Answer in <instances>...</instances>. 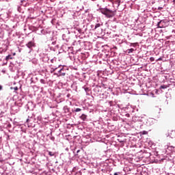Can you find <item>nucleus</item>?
Listing matches in <instances>:
<instances>
[{
	"mask_svg": "<svg viewBox=\"0 0 175 175\" xmlns=\"http://www.w3.org/2000/svg\"><path fill=\"white\" fill-rule=\"evenodd\" d=\"M98 11L100 13H102V14H104L107 18H113L114 16H116V11H113L111 10H109L107 8H100L98 9Z\"/></svg>",
	"mask_w": 175,
	"mask_h": 175,
	"instance_id": "obj_1",
	"label": "nucleus"
},
{
	"mask_svg": "<svg viewBox=\"0 0 175 175\" xmlns=\"http://www.w3.org/2000/svg\"><path fill=\"white\" fill-rule=\"evenodd\" d=\"M28 49H32V47H35V42L30 41L26 44Z\"/></svg>",
	"mask_w": 175,
	"mask_h": 175,
	"instance_id": "obj_2",
	"label": "nucleus"
},
{
	"mask_svg": "<svg viewBox=\"0 0 175 175\" xmlns=\"http://www.w3.org/2000/svg\"><path fill=\"white\" fill-rule=\"evenodd\" d=\"M64 70V68L61 69L59 71V73H60L58 77L59 76H65L66 74L65 72H62V71Z\"/></svg>",
	"mask_w": 175,
	"mask_h": 175,
	"instance_id": "obj_3",
	"label": "nucleus"
},
{
	"mask_svg": "<svg viewBox=\"0 0 175 175\" xmlns=\"http://www.w3.org/2000/svg\"><path fill=\"white\" fill-rule=\"evenodd\" d=\"M83 120V121H85L87 120V115L85 114H82L81 116L80 117Z\"/></svg>",
	"mask_w": 175,
	"mask_h": 175,
	"instance_id": "obj_4",
	"label": "nucleus"
},
{
	"mask_svg": "<svg viewBox=\"0 0 175 175\" xmlns=\"http://www.w3.org/2000/svg\"><path fill=\"white\" fill-rule=\"evenodd\" d=\"M100 25H103V23H102L101 24L100 23L96 24L94 29H96V28H99V27H100Z\"/></svg>",
	"mask_w": 175,
	"mask_h": 175,
	"instance_id": "obj_5",
	"label": "nucleus"
},
{
	"mask_svg": "<svg viewBox=\"0 0 175 175\" xmlns=\"http://www.w3.org/2000/svg\"><path fill=\"white\" fill-rule=\"evenodd\" d=\"M165 88H167V85H161V87H160V89L161 90H165Z\"/></svg>",
	"mask_w": 175,
	"mask_h": 175,
	"instance_id": "obj_6",
	"label": "nucleus"
},
{
	"mask_svg": "<svg viewBox=\"0 0 175 175\" xmlns=\"http://www.w3.org/2000/svg\"><path fill=\"white\" fill-rule=\"evenodd\" d=\"M48 152H49V155L50 157H54V155H55V153H54V152H53L49 151Z\"/></svg>",
	"mask_w": 175,
	"mask_h": 175,
	"instance_id": "obj_7",
	"label": "nucleus"
},
{
	"mask_svg": "<svg viewBox=\"0 0 175 175\" xmlns=\"http://www.w3.org/2000/svg\"><path fill=\"white\" fill-rule=\"evenodd\" d=\"M133 51H135V49H130L128 50L129 54H131V53H133Z\"/></svg>",
	"mask_w": 175,
	"mask_h": 175,
	"instance_id": "obj_8",
	"label": "nucleus"
},
{
	"mask_svg": "<svg viewBox=\"0 0 175 175\" xmlns=\"http://www.w3.org/2000/svg\"><path fill=\"white\" fill-rule=\"evenodd\" d=\"M5 59L6 61H9V59H12V57H10V55L6 56Z\"/></svg>",
	"mask_w": 175,
	"mask_h": 175,
	"instance_id": "obj_9",
	"label": "nucleus"
},
{
	"mask_svg": "<svg viewBox=\"0 0 175 175\" xmlns=\"http://www.w3.org/2000/svg\"><path fill=\"white\" fill-rule=\"evenodd\" d=\"M131 46H133V47H136V46H137V42H136V43H131Z\"/></svg>",
	"mask_w": 175,
	"mask_h": 175,
	"instance_id": "obj_10",
	"label": "nucleus"
},
{
	"mask_svg": "<svg viewBox=\"0 0 175 175\" xmlns=\"http://www.w3.org/2000/svg\"><path fill=\"white\" fill-rule=\"evenodd\" d=\"M161 24H162V21L158 23V27H159V28H162V26H161Z\"/></svg>",
	"mask_w": 175,
	"mask_h": 175,
	"instance_id": "obj_11",
	"label": "nucleus"
},
{
	"mask_svg": "<svg viewBox=\"0 0 175 175\" xmlns=\"http://www.w3.org/2000/svg\"><path fill=\"white\" fill-rule=\"evenodd\" d=\"M116 2L118 3V6H120V3H121V0H116Z\"/></svg>",
	"mask_w": 175,
	"mask_h": 175,
	"instance_id": "obj_12",
	"label": "nucleus"
},
{
	"mask_svg": "<svg viewBox=\"0 0 175 175\" xmlns=\"http://www.w3.org/2000/svg\"><path fill=\"white\" fill-rule=\"evenodd\" d=\"M75 111H76V113H77V112H79V111H81V109H80V108H77V109H75Z\"/></svg>",
	"mask_w": 175,
	"mask_h": 175,
	"instance_id": "obj_13",
	"label": "nucleus"
},
{
	"mask_svg": "<svg viewBox=\"0 0 175 175\" xmlns=\"http://www.w3.org/2000/svg\"><path fill=\"white\" fill-rule=\"evenodd\" d=\"M150 61H151V62H152L155 61V59L154 57H151L150 58Z\"/></svg>",
	"mask_w": 175,
	"mask_h": 175,
	"instance_id": "obj_14",
	"label": "nucleus"
},
{
	"mask_svg": "<svg viewBox=\"0 0 175 175\" xmlns=\"http://www.w3.org/2000/svg\"><path fill=\"white\" fill-rule=\"evenodd\" d=\"M147 133H148V132L146 131H144L142 132V135H147Z\"/></svg>",
	"mask_w": 175,
	"mask_h": 175,
	"instance_id": "obj_15",
	"label": "nucleus"
},
{
	"mask_svg": "<svg viewBox=\"0 0 175 175\" xmlns=\"http://www.w3.org/2000/svg\"><path fill=\"white\" fill-rule=\"evenodd\" d=\"M14 91H17V90H18V88L15 87V88H14Z\"/></svg>",
	"mask_w": 175,
	"mask_h": 175,
	"instance_id": "obj_16",
	"label": "nucleus"
},
{
	"mask_svg": "<svg viewBox=\"0 0 175 175\" xmlns=\"http://www.w3.org/2000/svg\"><path fill=\"white\" fill-rule=\"evenodd\" d=\"M85 91L87 92V91H88V88H85Z\"/></svg>",
	"mask_w": 175,
	"mask_h": 175,
	"instance_id": "obj_17",
	"label": "nucleus"
},
{
	"mask_svg": "<svg viewBox=\"0 0 175 175\" xmlns=\"http://www.w3.org/2000/svg\"><path fill=\"white\" fill-rule=\"evenodd\" d=\"M70 94H68L67 95V98H70Z\"/></svg>",
	"mask_w": 175,
	"mask_h": 175,
	"instance_id": "obj_18",
	"label": "nucleus"
},
{
	"mask_svg": "<svg viewBox=\"0 0 175 175\" xmlns=\"http://www.w3.org/2000/svg\"><path fill=\"white\" fill-rule=\"evenodd\" d=\"M158 61H162V58H159Z\"/></svg>",
	"mask_w": 175,
	"mask_h": 175,
	"instance_id": "obj_19",
	"label": "nucleus"
},
{
	"mask_svg": "<svg viewBox=\"0 0 175 175\" xmlns=\"http://www.w3.org/2000/svg\"><path fill=\"white\" fill-rule=\"evenodd\" d=\"M114 175H118V174L117 172L114 173Z\"/></svg>",
	"mask_w": 175,
	"mask_h": 175,
	"instance_id": "obj_20",
	"label": "nucleus"
},
{
	"mask_svg": "<svg viewBox=\"0 0 175 175\" xmlns=\"http://www.w3.org/2000/svg\"><path fill=\"white\" fill-rule=\"evenodd\" d=\"M1 90H2V86L0 85V91H1Z\"/></svg>",
	"mask_w": 175,
	"mask_h": 175,
	"instance_id": "obj_21",
	"label": "nucleus"
},
{
	"mask_svg": "<svg viewBox=\"0 0 175 175\" xmlns=\"http://www.w3.org/2000/svg\"><path fill=\"white\" fill-rule=\"evenodd\" d=\"M77 153L80 152V150H77Z\"/></svg>",
	"mask_w": 175,
	"mask_h": 175,
	"instance_id": "obj_22",
	"label": "nucleus"
},
{
	"mask_svg": "<svg viewBox=\"0 0 175 175\" xmlns=\"http://www.w3.org/2000/svg\"><path fill=\"white\" fill-rule=\"evenodd\" d=\"M161 9H162V8H159V10H161Z\"/></svg>",
	"mask_w": 175,
	"mask_h": 175,
	"instance_id": "obj_23",
	"label": "nucleus"
},
{
	"mask_svg": "<svg viewBox=\"0 0 175 175\" xmlns=\"http://www.w3.org/2000/svg\"><path fill=\"white\" fill-rule=\"evenodd\" d=\"M57 70V68H55V69L53 70V71H54V70Z\"/></svg>",
	"mask_w": 175,
	"mask_h": 175,
	"instance_id": "obj_24",
	"label": "nucleus"
},
{
	"mask_svg": "<svg viewBox=\"0 0 175 175\" xmlns=\"http://www.w3.org/2000/svg\"><path fill=\"white\" fill-rule=\"evenodd\" d=\"M92 1H96V0H92Z\"/></svg>",
	"mask_w": 175,
	"mask_h": 175,
	"instance_id": "obj_25",
	"label": "nucleus"
},
{
	"mask_svg": "<svg viewBox=\"0 0 175 175\" xmlns=\"http://www.w3.org/2000/svg\"><path fill=\"white\" fill-rule=\"evenodd\" d=\"M174 2H175V0H174Z\"/></svg>",
	"mask_w": 175,
	"mask_h": 175,
	"instance_id": "obj_26",
	"label": "nucleus"
}]
</instances>
